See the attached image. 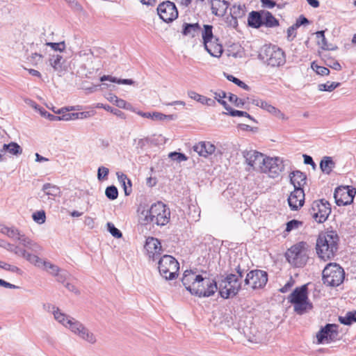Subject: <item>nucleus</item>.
Returning <instances> with one entry per match:
<instances>
[{
	"label": "nucleus",
	"mask_w": 356,
	"mask_h": 356,
	"mask_svg": "<svg viewBox=\"0 0 356 356\" xmlns=\"http://www.w3.org/2000/svg\"><path fill=\"white\" fill-rule=\"evenodd\" d=\"M138 211V222L141 225L163 227L170 222V210L162 202L154 203L149 208Z\"/></svg>",
	"instance_id": "f257e3e1"
},
{
	"label": "nucleus",
	"mask_w": 356,
	"mask_h": 356,
	"mask_svg": "<svg viewBox=\"0 0 356 356\" xmlns=\"http://www.w3.org/2000/svg\"><path fill=\"white\" fill-rule=\"evenodd\" d=\"M234 270L237 274H227L223 279L218 281V290L220 296L224 299L234 297L238 293L243 286V282L241 281V279L249 269L248 267H243L238 264Z\"/></svg>",
	"instance_id": "f03ea898"
},
{
	"label": "nucleus",
	"mask_w": 356,
	"mask_h": 356,
	"mask_svg": "<svg viewBox=\"0 0 356 356\" xmlns=\"http://www.w3.org/2000/svg\"><path fill=\"white\" fill-rule=\"evenodd\" d=\"M339 236L334 231L319 234L316 241V252L319 257L326 261L332 258L338 250Z\"/></svg>",
	"instance_id": "7ed1b4c3"
},
{
	"label": "nucleus",
	"mask_w": 356,
	"mask_h": 356,
	"mask_svg": "<svg viewBox=\"0 0 356 356\" xmlns=\"http://www.w3.org/2000/svg\"><path fill=\"white\" fill-rule=\"evenodd\" d=\"M208 282L207 280H204L201 275H196V273L192 270H186L183 274L181 282L185 286L186 289L192 295H195L200 298L202 297H210L213 295V286H210L207 292L202 291V289L196 287V284H200V282L204 283Z\"/></svg>",
	"instance_id": "20e7f679"
},
{
	"label": "nucleus",
	"mask_w": 356,
	"mask_h": 356,
	"mask_svg": "<svg viewBox=\"0 0 356 356\" xmlns=\"http://www.w3.org/2000/svg\"><path fill=\"white\" fill-rule=\"evenodd\" d=\"M288 300L293 305L294 312L298 315H302L313 309V305L308 298L307 284L296 287L288 297Z\"/></svg>",
	"instance_id": "39448f33"
},
{
	"label": "nucleus",
	"mask_w": 356,
	"mask_h": 356,
	"mask_svg": "<svg viewBox=\"0 0 356 356\" xmlns=\"http://www.w3.org/2000/svg\"><path fill=\"white\" fill-rule=\"evenodd\" d=\"M259 57L264 63L271 67H279L286 62L284 52L275 45L264 46Z\"/></svg>",
	"instance_id": "423d86ee"
},
{
	"label": "nucleus",
	"mask_w": 356,
	"mask_h": 356,
	"mask_svg": "<svg viewBox=\"0 0 356 356\" xmlns=\"http://www.w3.org/2000/svg\"><path fill=\"white\" fill-rule=\"evenodd\" d=\"M323 284L330 286H338L343 281L345 272L339 264L336 263L328 264L323 269Z\"/></svg>",
	"instance_id": "0eeeda50"
},
{
	"label": "nucleus",
	"mask_w": 356,
	"mask_h": 356,
	"mask_svg": "<svg viewBox=\"0 0 356 356\" xmlns=\"http://www.w3.org/2000/svg\"><path fill=\"white\" fill-rule=\"evenodd\" d=\"M306 243L300 242L291 246L285 253L286 260L296 267H303L308 259Z\"/></svg>",
	"instance_id": "6e6552de"
},
{
	"label": "nucleus",
	"mask_w": 356,
	"mask_h": 356,
	"mask_svg": "<svg viewBox=\"0 0 356 356\" xmlns=\"http://www.w3.org/2000/svg\"><path fill=\"white\" fill-rule=\"evenodd\" d=\"M158 268L160 275L167 280H172L177 276L179 262L171 255L165 254L159 257Z\"/></svg>",
	"instance_id": "1a4fd4ad"
},
{
	"label": "nucleus",
	"mask_w": 356,
	"mask_h": 356,
	"mask_svg": "<svg viewBox=\"0 0 356 356\" xmlns=\"http://www.w3.org/2000/svg\"><path fill=\"white\" fill-rule=\"evenodd\" d=\"M245 277L243 280V287L251 288L252 290L261 289L264 288L268 280L266 271L254 269L245 273Z\"/></svg>",
	"instance_id": "9d476101"
},
{
	"label": "nucleus",
	"mask_w": 356,
	"mask_h": 356,
	"mask_svg": "<svg viewBox=\"0 0 356 356\" xmlns=\"http://www.w3.org/2000/svg\"><path fill=\"white\" fill-rule=\"evenodd\" d=\"M309 212L316 222L323 223L331 213V205L325 199L317 200L312 202Z\"/></svg>",
	"instance_id": "9b49d317"
},
{
	"label": "nucleus",
	"mask_w": 356,
	"mask_h": 356,
	"mask_svg": "<svg viewBox=\"0 0 356 356\" xmlns=\"http://www.w3.org/2000/svg\"><path fill=\"white\" fill-rule=\"evenodd\" d=\"M159 17L165 22H173L178 17V10L175 4L170 1L161 3L157 8Z\"/></svg>",
	"instance_id": "f8f14e48"
},
{
	"label": "nucleus",
	"mask_w": 356,
	"mask_h": 356,
	"mask_svg": "<svg viewBox=\"0 0 356 356\" xmlns=\"http://www.w3.org/2000/svg\"><path fill=\"white\" fill-rule=\"evenodd\" d=\"M243 156L249 166L248 170L252 169L261 172L266 158L263 154L255 150H250L243 152Z\"/></svg>",
	"instance_id": "ddd939ff"
},
{
	"label": "nucleus",
	"mask_w": 356,
	"mask_h": 356,
	"mask_svg": "<svg viewBox=\"0 0 356 356\" xmlns=\"http://www.w3.org/2000/svg\"><path fill=\"white\" fill-rule=\"evenodd\" d=\"M70 330L75 334L78 335L82 339L87 342L93 344L96 342V337L88 328H86L81 323L78 321H74L73 323L70 321Z\"/></svg>",
	"instance_id": "4468645a"
},
{
	"label": "nucleus",
	"mask_w": 356,
	"mask_h": 356,
	"mask_svg": "<svg viewBox=\"0 0 356 356\" xmlns=\"http://www.w3.org/2000/svg\"><path fill=\"white\" fill-rule=\"evenodd\" d=\"M283 169L284 165L279 158L266 157L261 172L268 173L270 177L275 178L279 176Z\"/></svg>",
	"instance_id": "2eb2a0df"
},
{
	"label": "nucleus",
	"mask_w": 356,
	"mask_h": 356,
	"mask_svg": "<svg viewBox=\"0 0 356 356\" xmlns=\"http://www.w3.org/2000/svg\"><path fill=\"white\" fill-rule=\"evenodd\" d=\"M338 335L337 325L336 324H327L316 334L318 343H330L334 341Z\"/></svg>",
	"instance_id": "dca6fc26"
},
{
	"label": "nucleus",
	"mask_w": 356,
	"mask_h": 356,
	"mask_svg": "<svg viewBox=\"0 0 356 356\" xmlns=\"http://www.w3.org/2000/svg\"><path fill=\"white\" fill-rule=\"evenodd\" d=\"M144 248L147 251L149 258L153 261L161 257V254L163 252L160 241L154 237H147Z\"/></svg>",
	"instance_id": "f3484780"
},
{
	"label": "nucleus",
	"mask_w": 356,
	"mask_h": 356,
	"mask_svg": "<svg viewBox=\"0 0 356 356\" xmlns=\"http://www.w3.org/2000/svg\"><path fill=\"white\" fill-rule=\"evenodd\" d=\"M288 203L292 211H297L305 203V193L303 188H294L288 197Z\"/></svg>",
	"instance_id": "a211bd4d"
},
{
	"label": "nucleus",
	"mask_w": 356,
	"mask_h": 356,
	"mask_svg": "<svg viewBox=\"0 0 356 356\" xmlns=\"http://www.w3.org/2000/svg\"><path fill=\"white\" fill-rule=\"evenodd\" d=\"M348 186L337 187L334 193L335 202L338 206H346L352 203L351 198L348 193Z\"/></svg>",
	"instance_id": "6ab92c4d"
},
{
	"label": "nucleus",
	"mask_w": 356,
	"mask_h": 356,
	"mask_svg": "<svg viewBox=\"0 0 356 356\" xmlns=\"http://www.w3.org/2000/svg\"><path fill=\"white\" fill-rule=\"evenodd\" d=\"M44 307L49 311L50 309L53 310V314L54 316V318L60 323H61L63 325H64L66 327H68L70 329V323H67V321H70V323H73L74 321H76L74 318H70L69 316H67L65 314L60 312V309L58 307H56L55 306L47 304L44 305Z\"/></svg>",
	"instance_id": "aec40b11"
},
{
	"label": "nucleus",
	"mask_w": 356,
	"mask_h": 356,
	"mask_svg": "<svg viewBox=\"0 0 356 356\" xmlns=\"http://www.w3.org/2000/svg\"><path fill=\"white\" fill-rule=\"evenodd\" d=\"M193 150L200 156L208 157L215 152L216 146L209 141H201L193 146Z\"/></svg>",
	"instance_id": "412c9836"
},
{
	"label": "nucleus",
	"mask_w": 356,
	"mask_h": 356,
	"mask_svg": "<svg viewBox=\"0 0 356 356\" xmlns=\"http://www.w3.org/2000/svg\"><path fill=\"white\" fill-rule=\"evenodd\" d=\"M0 232L3 234L6 235L10 238L15 241H19L22 243L24 238H26V235L21 232L17 228L15 227H7L5 225H0Z\"/></svg>",
	"instance_id": "4be33fe9"
},
{
	"label": "nucleus",
	"mask_w": 356,
	"mask_h": 356,
	"mask_svg": "<svg viewBox=\"0 0 356 356\" xmlns=\"http://www.w3.org/2000/svg\"><path fill=\"white\" fill-rule=\"evenodd\" d=\"M211 12L216 16L222 17L225 15L229 3L226 0H211Z\"/></svg>",
	"instance_id": "5701e85b"
},
{
	"label": "nucleus",
	"mask_w": 356,
	"mask_h": 356,
	"mask_svg": "<svg viewBox=\"0 0 356 356\" xmlns=\"http://www.w3.org/2000/svg\"><path fill=\"white\" fill-rule=\"evenodd\" d=\"M290 181L294 188H302L307 182V175L300 170H294L289 175Z\"/></svg>",
	"instance_id": "b1692460"
},
{
	"label": "nucleus",
	"mask_w": 356,
	"mask_h": 356,
	"mask_svg": "<svg viewBox=\"0 0 356 356\" xmlns=\"http://www.w3.org/2000/svg\"><path fill=\"white\" fill-rule=\"evenodd\" d=\"M218 42V39L215 38V39L211 40V42H209L208 43H207V47H204V49H206V51L211 56L216 57V58L220 57L222 54V51H223L222 46L220 44H219Z\"/></svg>",
	"instance_id": "393cba45"
},
{
	"label": "nucleus",
	"mask_w": 356,
	"mask_h": 356,
	"mask_svg": "<svg viewBox=\"0 0 356 356\" xmlns=\"http://www.w3.org/2000/svg\"><path fill=\"white\" fill-rule=\"evenodd\" d=\"M201 31V27L198 23H186L184 22L182 25L181 33L184 36H191L195 38L199 34Z\"/></svg>",
	"instance_id": "a878e982"
},
{
	"label": "nucleus",
	"mask_w": 356,
	"mask_h": 356,
	"mask_svg": "<svg viewBox=\"0 0 356 356\" xmlns=\"http://www.w3.org/2000/svg\"><path fill=\"white\" fill-rule=\"evenodd\" d=\"M248 24L250 27L259 29L264 25L262 12L252 11L248 18Z\"/></svg>",
	"instance_id": "bb28decb"
},
{
	"label": "nucleus",
	"mask_w": 356,
	"mask_h": 356,
	"mask_svg": "<svg viewBox=\"0 0 356 356\" xmlns=\"http://www.w3.org/2000/svg\"><path fill=\"white\" fill-rule=\"evenodd\" d=\"M42 191H43V194L40 195L41 200H43L46 196L56 197L60 193L59 187L50 183L44 184L42 186Z\"/></svg>",
	"instance_id": "cd10ccee"
},
{
	"label": "nucleus",
	"mask_w": 356,
	"mask_h": 356,
	"mask_svg": "<svg viewBox=\"0 0 356 356\" xmlns=\"http://www.w3.org/2000/svg\"><path fill=\"white\" fill-rule=\"evenodd\" d=\"M260 108L266 111L269 113L273 115L274 116L277 117V118L285 120L286 118L285 117V115L281 112L280 110L275 108L270 104H269L268 102L263 100L262 102H261Z\"/></svg>",
	"instance_id": "c85d7f7f"
},
{
	"label": "nucleus",
	"mask_w": 356,
	"mask_h": 356,
	"mask_svg": "<svg viewBox=\"0 0 356 356\" xmlns=\"http://www.w3.org/2000/svg\"><path fill=\"white\" fill-rule=\"evenodd\" d=\"M335 168V163L330 156H324L320 162V168L326 175H330Z\"/></svg>",
	"instance_id": "c756f323"
},
{
	"label": "nucleus",
	"mask_w": 356,
	"mask_h": 356,
	"mask_svg": "<svg viewBox=\"0 0 356 356\" xmlns=\"http://www.w3.org/2000/svg\"><path fill=\"white\" fill-rule=\"evenodd\" d=\"M17 256L26 259L28 261L32 264H34L35 266H40V263L42 262V259L35 254L29 253L23 248H22L19 252H17Z\"/></svg>",
	"instance_id": "7c9ffc66"
},
{
	"label": "nucleus",
	"mask_w": 356,
	"mask_h": 356,
	"mask_svg": "<svg viewBox=\"0 0 356 356\" xmlns=\"http://www.w3.org/2000/svg\"><path fill=\"white\" fill-rule=\"evenodd\" d=\"M118 179L122 186L125 195H129L131 193V181L127 176L122 172H117Z\"/></svg>",
	"instance_id": "2f4dec72"
},
{
	"label": "nucleus",
	"mask_w": 356,
	"mask_h": 356,
	"mask_svg": "<svg viewBox=\"0 0 356 356\" xmlns=\"http://www.w3.org/2000/svg\"><path fill=\"white\" fill-rule=\"evenodd\" d=\"M264 25L268 28H274L279 26V21L269 11H262Z\"/></svg>",
	"instance_id": "473e14b6"
},
{
	"label": "nucleus",
	"mask_w": 356,
	"mask_h": 356,
	"mask_svg": "<svg viewBox=\"0 0 356 356\" xmlns=\"http://www.w3.org/2000/svg\"><path fill=\"white\" fill-rule=\"evenodd\" d=\"M3 151L8 152L12 155L19 156L22 153V148L17 143L11 142L3 145L1 152Z\"/></svg>",
	"instance_id": "72a5a7b5"
},
{
	"label": "nucleus",
	"mask_w": 356,
	"mask_h": 356,
	"mask_svg": "<svg viewBox=\"0 0 356 356\" xmlns=\"http://www.w3.org/2000/svg\"><path fill=\"white\" fill-rule=\"evenodd\" d=\"M213 26L211 25H204V30L202 33L204 46L207 47V43L215 39L213 35Z\"/></svg>",
	"instance_id": "f704fd0d"
},
{
	"label": "nucleus",
	"mask_w": 356,
	"mask_h": 356,
	"mask_svg": "<svg viewBox=\"0 0 356 356\" xmlns=\"http://www.w3.org/2000/svg\"><path fill=\"white\" fill-rule=\"evenodd\" d=\"M100 81L102 82L104 81H109L113 83H117L118 84H125V85H132L134 83V81L130 79H117L112 76L109 75H104L100 78Z\"/></svg>",
	"instance_id": "c9c22d12"
},
{
	"label": "nucleus",
	"mask_w": 356,
	"mask_h": 356,
	"mask_svg": "<svg viewBox=\"0 0 356 356\" xmlns=\"http://www.w3.org/2000/svg\"><path fill=\"white\" fill-rule=\"evenodd\" d=\"M23 242L22 245L28 248L29 250H31L32 252L35 253H40L42 251V247L38 245L37 243L33 241L29 238L26 236V238H23Z\"/></svg>",
	"instance_id": "e433bc0d"
},
{
	"label": "nucleus",
	"mask_w": 356,
	"mask_h": 356,
	"mask_svg": "<svg viewBox=\"0 0 356 356\" xmlns=\"http://www.w3.org/2000/svg\"><path fill=\"white\" fill-rule=\"evenodd\" d=\"M339 321L341 324L350 325L356 322V311L348 312L344 316H339Z\"/></svg>",
	"instance_id": "4c0bfd02"
},
{
	"label": "nucleus",
	"mask_w": 356,
	"mask_h": 356,
	"mask_svg": "<svg viewBox=\"0 0 356 356\" xmlns=\"http://www.w3.org/2000/svg\"><path fill=\"white\" fill-rule=\"evenodd\" d=\"M244 6L233 5L230 8V14L234 19L236 22L237 18H241L245 15Z\"/></svg>",
	"instance_id": "58836bf2"
},
{
	"label": "nucleus",
	"mask_w": 356,
	"mask_h": 356,
	"mask_svg": "<svg viewBox=\"0 0 356 356\" xmlns=\"http://www.w3.org/2000/svg\"><path fill=\"white\" fill-rule=\"evenodd\" d=\"M63 60V56L58 54L50 55L49 64L56 71H58L62 68L61 61Z\"/></svg>",
	"instance_id": "ea45409f"
},
{
	"label": "nucleus",
	"mask_w": 356,
	"mask_h": 356,
	"mask_svg": "<svg viewBox=\"0 0 356 356\" xmlns=\"http://www.w3.org/2000/svg\"><path fill=\"white\" fill-rule=\"evenodd\" d=\"M316 35L317 38V44L321 49L324 50H330V48L328 46L327 40L325 36L324 31H318L316 32Z\"/></svg>",
	"instance_id": "a19ab883"
},
{
	"label": "nucleus",
	"mask_w": 356,
	"mask_h": 356,
	"mask_svg": "<svg viewBox=\"0 0 356 356\" xmlns=\"http://www.w3.org/2000/svg\"><path fill=\"white\" fill-rule=\"evenodd\" d=\"M40 268L43 267L47 271H48L52 275H56L58 272L60 271V268L49 261H42L40 263Z\"/></svg>",
	"instance_id": "79ce46f5"
},
{
	"label": "nucleus",
	"mask_w": 356,
	"mask_h": 356,
	"mask_svg": "<svg viewBox=\"0 0 356 356\" xmlns=\"http://www.w3.org/2000/svg\"><path fill=\"white\" fill-rule=\"evenodd\" d=\"M176 119V116L174 115H165L159 112H153L152 114V120L154 121H170Z\"/></svg>",
	"instance_id": "37998d69"
},
{
	"label": "nucleus",
	"mask_w": 356,
	"mask_h": 356,
	"mask_svg": "<svg viewBox=\"0 0 356 356\" xmlns=\"http://www.w3.org/2000/svg\"><path fill=\"white\" fill-rule=\"evenodd\" d=\"M204 280H207L208 282H204V284L200 282V284H196V287H198L200 289H202V291H204L205 292H207L208 290V289L209 288L210 289V286H213L214 284V289H213V294L216 292V291L218 290V283L215 281V280H210L209 278H204Z\"/></svg>",
	"instance_id": "c03bdc74"
},
{
	"label": "nucleus",
	"mask_w": 356,
	"mask_h": 356,
	"mask_svg": "<svg viewBox=\"0 0 356 356\" xmlns=\"http://www.w3.org/2000/svg\"><path fill=\"white\" fill-rule=\"evenodd\" d=\"M339 86L340 83L327 81L325 83L319 84L318 88L320 91L332 92Z\"/></svg>",
	"instance_id": "a18cd8bd"
},
{
	"label": "nucleus",
	"mask_w": 356,
	"mask_h": 356,
	"mask_svg": "<svg viewBox=\"0 0 356 356\" xmlns=\"http://www.w3.org/2000/svg\"><path fill=\"white\" fill-rule=\"evenodd\" d=\"M106 197L111 200H116L118 197V190L116 186L112 185L106 187L105 190Z\"/></svg>",
	"instance_id": "49530a36"
},
{
	"label": "nucleus",
	"mask_w": 356,
	"mask_h": 356,
	"mask_svg": "<svg viewBox=\"0 0 356 356\" xmlns=\"http://www.w3.org/2000/svg\"><path fill=\"white\" fill-rule=\"evenodd\" d=\"M0 268L6 270L17 273L18 275L22 274V270L16 266L10 265L4 261H0Z\"/></svg>",
	"instance_id": "de8ad7c7"
},
{
	"label": "nucleus",
	"mask_w": 356,
	"mask_h": 356,
	"mask_svg": "<svg viewBox=\"0 0 356 356\" xmlns=\"http://www.w3.org/2000/svg\"><path fill=\"white\" fill-rule=\"evenodd\" d=\"M32 218L35 222L43 224L46 220V214L44 211L40 210L34 212L32 215Z\"/></svg>",
	"instance_id": "09e8293b"
},
{
	"label": "nucleus",
	"mask_w": 356,
	"mask_h": 356,
	"mask_svg": "<svg viewBox=\"0 0 356 356\" xmlns=\"http://www.w3.org/2000/svg\"><path fill=\"white\" fill-rule=\"evenodd\" d=\"M98 107L103 108L105 110H106L107 111H109V112L113 113L114 115H115L116 116H118L122 119H125V118H126L124 113H123L122 111H120L118 108H113L109 105L104 106L103 104H102V106H99Z\"/></svg>",
	"instance_id": "8fccbe9b"
},
{
	"label": "nucleus",
	"mask_w": 356,
	"mask_h": 356,
	"mask_svg": "<svg viewBox=\"0 0 356 356\" xmlns=\"http://www.w3.org/2000/svg\"><path fill=\"white\" fill-rule=\"evenodd\" d=\"M47 46L50 47L54 51H58L60 52H63L65 49V42H49L45 44Z\"/></svg>",
	"instance_id": "3c124183"
},
{
	"label": "nucleus",
	"mask_w": 356,
	"mask_h": 356,
	"mask_svg": "<svg viewBox=\"0 0 356 356\" xmlns=\"http://www.w3.org/2000/svg\"><path fill=\"white\" fill-rule=\"evenodd\" d=\"M227 79L229 81L233 82L234 83H235L238 86L243 88L245 90H250V87L246 83H245L244 82H243L242 81H241L238 78L234 76L233 75H230V74L227 75Z\"/></svg>",
	"instance_id": "603ef678"
},
{
	"label": "nucleus",
	"mask_w": 356,
	"mask_h": 356,
	"mask_svg": "<svg viewBox=\"0 0 356 356\" xmlns=\"http://www.w3.org/2000/svg\"><path fill=\"white\" fill-rule=\"evenodd\" d=\"M107 227L108 232L111 233V234L117 238H120L122 236V234L117 227H115V225L112 222H108L107 223Z\"/></svg>",
	"instance_id": "864d4df0"
},
{
	"label": "nucleus",
	"mask_w": 356,
	"mask_h": 356,
	"mask_svg": "<svg viewBox=\"0 0 356 356\" xmlns=\"http://www.w3.org/2000/svg\"><path fill=\"white\" fill-rule=\"evenodd\" d=\"M228 99L229 102L234 103L237 107H243L245 104V101L243 99L238 98L236 95L229 93Z\"/></svg>",
	"instance_id": "5fc2aeb1"
},
{
	"label": "nucleus",
	"mask_w": 356,
	"mask_h": 356,
	"mask_svg": "<svg viewBox=\"0 0 356 356\" xmlns=\"http://www.w3.org/2000/svg\"><path fill=\"white\" fill-rule=\"evenodd\" d=\"M312 67L318 74L325 76L330 74V70L325 67L315 65L314 63H312Z\"/></svg>",
	"instance_id": "6e6d98bb"
},
{
	"label": "nucleus",
	"mask_w": 356,
	"mask_h": 356,
	"mask_svg": "<svg viewBox=\"0 0 356 356\" xmlns=\"http://www.w3.org/2000/svg\"><path fill=\"white\" fill-rule=\"evenodd\" d=\"M302 225V222L298 220H291L286 223V232H289L293 229H296Z\"/></svg>",
	"instance_id": "4d7b16f0"
},
{
	"label": "nucleus",
	"mask_w": 356,
	"mask_h": 356,
	"mask_svg": "<svg viewBox=\"0 0 356 356\" xmlns=\"http://www.w3.org/2000/svg\"><path fill=\"white\" fill-rule=\"evenodd\" d=\"M169 157L172 160L177 161L178 162L184 161L187 160V156L183 154L177 152H173L170 153Z\"/></svg>",
	"instance_id": "13d9d810"
},
{
	"label": "nucleus",
	"mask_w": 356,
	"mask_h": 356,
	"mask_svg": "<svg viewBox=\"0 0 356 356\" xmlns=\"http://www.w3.org/2000/svg\"><path fill=\"white\" fill-rule=\"evenodd\" d=\"M109 172L108 168L101 166L98 168L97 171V178L99 180H104L107 179L108 175Z\"/></svg>",
	"instance_id": "bf43d9fd"
},
{
	"label": "nucleus",
	"mask_w": 356,
	"mask_h": 356,
	"mask_svg": "<svg viewBox=\"0 0 356 356\" xmlns=\"http://www.w3.org/2000/svg\"><path fill=\"white\" fill-rule=\"evenodd\" d=\"M188 96L191 99H194V100L197 101V102L201 103L202 104H203V102H204V100L205 98V96L201 95L193 90H190L188 92Z\"/></svg>",
	"instance_id": "052dcab7"
},
{
	"label": "nucleus",
	"mask_w": 356,
	"mask_h": 356,
	"mask_svg": "<svg viewBox=\"0 0 356 356\" xmlns=\"http://www.w3.org/2000/svg\"><path fill=\"white\" fill-rule=\"evenodd\" d=\"M39 111L42 116L49 119L51 121H56L58 120V118H59L58 115L49 113L44 108H40Z\"/></svg>",
	"instance_id": "680f3d73"
},
{
	"label": "nucleus",
	"mask_w": 356,
	"mask_h": 356,
	"mask_svg": "<svg viewBox=\"0 0 356 356\" xmlns=\"http://www.w3.org/2000/svg\"><path fill=\"white\" fill-rule=\"evenodd\" d=\"M262 7L267 8H273L275 6H277L279 8H282V6L280 4H277L276 2L273 0H261Z\"/></svg>",
	"instance_id": "e2e57ef3"
},
{
	"label": "nucleus",
	"mask_w": 356,
	"mask_h": 356,
	"mask_svg": "<svg viewBox=\"0 0 356 356\" xmlns=\"http://www.w3.org/2000/svg\"><path fill=\"white\" fill-rule=\"evenodd\" d=\"M69 6L75 11H81L82 7L81 4L76 0H65Z\"/></svg>",
	"instance_id": "0e129e2a"
},
{
	"label": "nucleus",
	"mask_w": 356,
	"mask_h": 356,
	"mask_svg": "<svg viewBox=\"0 0 356 356\" xmlns=\"http://www.w3.org/2000/svg\"><path fill=\"white\" fill-rule=\"evenodd\" d=\"M309 24V21L304 15H300L297 19L296 23L293 24L294 27L297 29L302 25H307Z\"/></svg>",
	"instance_id": "69168bd1"
},
{
	"label": "nucleus",
	"mask_w": 356,
	"mask_h": 356,
	"mask_svg": "<svg viewBox=\"0 0 356 356\" xmlns=\"http://www.w3.org/2000/svg\"><path fill=\"white\" fill-rule=\"evenodd\" d=\"M297 28L294 27V25L289 26L287 29V39L289 41H292L296 36V31Z\"/></svg>",
	"instance_id": "338daca9"
},
{
	"label": "nucleus",
	"mask_w": 356,
	"mask_h": 356,
	"mask_svg": "<svg viewBox=\"0 0 356 356\" xmlns=\"http://www.w3.org/2000/svg\"><path fill=\"white\" fill-rule=\"evenodd\" d=\"M294 284V281L292 280V278H291L285 284L284 286H282L280 289V291L281 293H286L287 291H289V289L293 286Z\"/></svg>",
	"instance_id": "774afa93"
}]
</instances>
